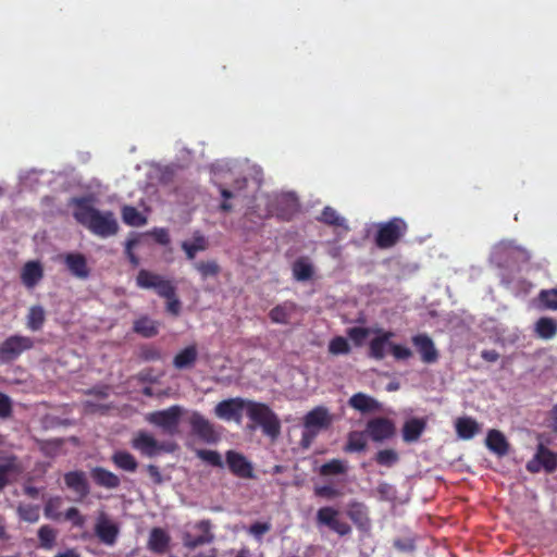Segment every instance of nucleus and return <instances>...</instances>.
Wrapping results in <instances>:
<instances>
[{
    "label": "nucleus",
    "instance_id": "obj_22",
    "mask_svg": "<svg viewBox=\"0 0 557 557\" xmlns=\"http://www.w3.org/2000/svg\"><path fill=\"white\" fill-rule=\"evenodd\" d=\"M90 476L96 485L108 490H114L121 484L120 478L103 467L92 468Z\"/></svg>",
    "mask_w": 557,
    "mask_h": 557
},
{
    "label": "nucleus",
    "instance_id": "obj_39",
    "mask_svg": "<svg viewBox=\"0 0 557 557\" xmlns=\"http://www.w3.org/2000/svg\"><path fill=\"white\" fill-rule=\"evenodd\" d=\"M194 267L199 272L203 280L208 277H214L221 271V268L215 260L199 261L196 262Z\"/></svg>",
    "mask_w": 557,
    "mask_h": 557
},
{
    "label": "nucleus",
    "instance_id": "obj_52",
    "mask_svg": "<svg viewBox=\"0 0 557 557\" xmlns=\"http://www.w3.org/2000/svg\"><path fill=\"white\" fill-rule=\"evenodd\" d=\"M139 357L145 361H158L162 355L159 348L152 345H145L140 348Z\"/></svg>",
    "mask_w": 557,
    "mask_h": 557
},
{
    "label": "nucleus",
    "instance_id": "obj_44",
    "mask_svg": "<svg viewBox=\"0 0 557 557\" xmlns=\"http://www.w3.org/2000/svg\"><path fill=\"white\" fill-rule=\"evenodd\" d=\"M391 333L385 332V346H388L389 352L396 360H407L412 357V351L404 345L388 343L387 339Z\"/></svg>",
    "mask_w": 557,
    "mask_h": 557
},
{
    "label": "nucleus",
    "instance_id": "obj_17",
    "mask_svg": "<svg viewBox=\"0 0 557 557\" xmlns=\"http://www.w3.org/2000/svg\"><path fill=\"white\" fill-rule=\"evenodd\" d=\"M64 264L70 273L81 280L89 276L90 270L84 255L79 252H70L64 256Z\"/></svg>",
    "mask_w": 557,
    "mask_h": 557
},
{
    "label": "nucleus",
    "instance_id": "obj_2",
    "mask_svg": "<svg viewBox=\"0 0 557 557\" xmlns=\"http://www.w3.org/2000/svg\"><path fill=\"white\" fill-rule=\"evenodd\" d=\"M248 418L258 424L264 435L276 441L281 435V421L277 414L265 404L252 400L248 407Z\"/></svg>",
    "mask_w": 557,
    "mask_h": 557
},
{
    "label": "nucleus",
    "instance_id": "obj_21",
    "mask_svg": "<svg viewBox=\"0 0 557 557\" xmlns=\"http://www.w3.org/2000/svg\"><path fill=\"white\" fill-rule=\"evenodd\" d=\"M171 537L162 528H153L148 537L147 547L150 552L163 555L169 549Z\"/></svg>",
    "mask_w": 557,
    "mask_h": 557
},
{
    "label": "nucleus",
    "instance_id": "obj_19",
    "mask_svg": "<svg viewBox=\"0 0 557 557\" xmlns=\"http://www.w3.org/2000/svg\"><path fill=\"white\" fill-rule=\"evenodd\" d=\"M297 311V304L286 300L273 307L269 312V318L273 323L288 324Z\"/></svg>",
    "mask_w": 557,
    "mask_h": 557
},
{
    "label": "nucleus",
    "instance_id": "obj_63",
    "mask_svg": "<svg viewBox=\"0 0 557 557\" xmlns=\"http://www.w3.org/2000/svg\"><path fill=\"white\" fill-rule=\"evenodd\" d=\"M527 470L531 473H537L541 471V469L543 468L541 461L539 460V457L537 455L535 454L533 459H531L530 461H528L527 466H525Z\"/></svg>",
    "mask_w": 557,
    "mask_h": 557
},
{
    "label": "nucleus",
    "instance_id": "obj_50",
    "mask_svg": "<svg viewBox=\"0 0 557 557\" xmlns=\"http://www.w3.org/2000/svg\"><path fill=\"white\" fill-rule=\"evenodd\" d=\"M347 334L357 346H361L370 335V330L361 326H354L348 330Z\"/></svg>",
    "mask_w": 557,
    "mask_h": 557
},
{
    "label": "nucleus",
    "instance_id": "obj_5",
    "mask_svg": "<svg viewBox=\"0 0 557 557\" xmlns=\"http://www.w3.org/2000/svg\"><path fill=\"white\" fill-rule=\"evenodd\" d=\"M252 400L245 399L242 397H234L224 399L216 404L214 407V414L225 421H234L240 423L243 419V412L246 411L248 416V407Z\"/></svg>",
    "mask_w": 557,
    "mask_h": 557
},
{
    "label": "nucleus",
    "instance_id": "obj_43",
    "mask_svg": "<svg viewBox=\"0 0 557 557\" xmlns=\"http://www.w3.org/2000/svg\"><path fill=\"white\" fill-rule=\"evenodd\" d=\"M364 434L375 442L383 441V417L369 421Z\"/></svg>",
    "mask_w": 557,
    "mask_h": 557
},
{
    "label": "nucleus",
    "instance_id": "obj_13",
    "mask_svg": "<svg viewBox=\"0 0 557 557\" xmlns=\"http://www.w3.org/2000/svg\"><path fill=\"white\" fill-rule=\"evenodd\" d=\"M119 532L120 530L117 524L112 522L106 513H101L97 518L95 534L101 543L109 546L114 545L119 536Z\"/></svg>",
    "mask_w": 557,
    "mask_h": 557
},
{
    "label": "nucleus",
    "instance_id": "obj_62",
    "mask_svg": "<svg viewBox=\"0 0 557 557\" xmlns=\"http://www.w3.org/2000/svg\"><path fill=\"white\" fill-rule=\"evenodd\" d=\"M154 239L160 245H168L170 243L169 232L164 228H159L153 232Z\"/></svg>",
    "mask_w": 557,
    "mask_h": 557
},
{
    "label": "nucleus",
    "instance_id": "obj_61",
    "mask_svg": "<svg viewBox=\"0 0 557 557\" xmlns=\"http://www.w3.org/2000/svg\"><path fill=\"white\" fill-rule=\"evenodd\" d=\"M147 472L149 474V476L151 478L152 482L154 484H161L163 482V478H162V474L159 470V468L154 465H148L147 466Z\"/></svg>",
    "mask_w": 557,
    "mask_h": 557
},
{
    "label": "nucleus",
    "instance_id": "obj_1",
    "mask_svg": "<svg viewBox=\"0 0 557 557\" xmlns=\"http://www.w3.org/2000/svg\"><path fill=\"white\" fill-rule=\"evenodd\" d=\"M75 220L99 237H110L117 233L119 224L112 211L101 212L91 203V198L81 197L72 200Z\"/></svg>",
    "mask_w": 557,
    "mask_h": 557
},
{
    "label": "nucleus",
    "instance_id": "obj_49",
    "mask_svg": "<svg viewBox=\"0 0 557 557\" xmlns=\"http://www.w3.org/2000/svg\"><path fill=\"white\" fill-rule=\"evenodd\" d=\"M329 351L333 355H345L350 351V347L346 338L336 336L330 342Z\"/></svg>",
    "mask_w": 557,
    "mask_h": 557
},
{
    "label": "nucleus",
    "instance_id": "obj_25",
    "mask_svg": "<svg viewBox=\"0 0 557 557\" xmlns=\"http://www.w3.org/2000/svg\"><path fill=\"white\" fill-rule=\"evenodd\" d=\"M317 220L323 224L348 232L347 221L333 207L326 206Z\"/></svg>",
    "mask_w": 557,
    "mask_h": 557
},
{
    "label": "nucleus",
    "instance_id": "obj_37",
    "mask_svg": "<svg viewBox=\"0 0 557 557\" xmlns=\"http://www.w3.org/2000/svg\"><path fill=\"white\" fill-rule=\"evenodd\" d=\"M122 220L129 226H141L146 223V218L133 206L122 208Z\"/></svg>",
    "mask_w": 557,
    "mask_h": 557
},
{
    "label": "nucleus",
    "instance_id": "obj_55",
    "mask_svg": "<svg viewBox=\"0 0 557 557\" xmlns=\"http://www.w3.org/2000/svg\"><path fill=\"white\" fill-rule=\"evenodd\" d=\"M271 530V523L269 522H255L249 527L248 532L256 539L260 540L265 533Z\"/></svg>",
    "mask_w": 557,
    "mask_h": 557
},
{
    "label": "nucleus",
    "instance_id": "obj_8",
    "mask_svg": "<svg viewBox=\"0 0 557 557\" xmlns=\"http://www.w3.org/2000/svg\"><path fill=\"white\" fill-rule=\"evenodd\" d=\"M212 524L208 519L200 520L193 525V529L198 531L197 535L191 532H184L182 540L183 544L188 549H195L198 546L210 544L214 540V534L211 531Z\"/></svg>",
    "mask_w": 557,
    "mask_h": 557
},
{
    "label": "nucleus",
    "instance_id": "obj_47",
    "mask_svg": "<svg viewBox=\"0 0 557 557\" xmlns=\"http://www.w3.org/2000/svg\"><path fill=\"white\" fill-rule=\"evenodd\" d=\"M18 516L26 522H37L39 520V507L37 505L18 506Z\"/></svg>",
    "mask_w": 557,
    "mask_h": 557
},
{
    "label": "nucleus",
    "instance_id": "obj_64",
    "mask_svg": "<svg viewBox=\"0 0 557 557\" xmlns=\"http://www.w3.org/2000/svg\"><path fill=\"white\" fill-rule=\"evenodd\" d=\"M481 357L487 362H495L499 358V354L494 349H485L481 351Z\"/></svg>",
    "mask_w": 557,
    "mask_h": 557
},
{
    "label": "nucleus",
    "instance_id": "obj_26",
    "mask_svg": "<svg viewBox=\"0 0 557 557\" xmlns=\"http://www.w3.org/2000/svg\"><path fill=\"white\" fill-rule=\"evenodd\" d=\"M198 358L196 345H190L182 349L173 359V366L177 370L193 368Z\"/></svg>",
    "mask_w": 557,
    "mask_h": 557
},
{
    "label": "nucleus",
    "instance_id": "obj_16",
    "mask_svg": "<svg viewBox=\"0 0 557 557\" xmlns=\"http://www.w3.org/2000/svg\"><path fill=\"white\" fill-rule=\"evenodd\" d=\"M408 225L401 218L385 222V248L395 246L407 233Z\"/></svg>",
    "mask_w": 557,
    "mask_h": 557
},
{
    "label": "nucleus",
    "instance_id": "obj_23",
    "mask_svg": "<svg viewBox=\"0 0 557 557\" xmlns=\"http://www.w3.org/2000/svg\"><path fill=\"white\" fill-rule=\"evenodd\" d=\"M426 429V420L423 418H411L407 420L401 430L403 440L406 443L417 442Z\"/></svg>",
    "mask_w": 557,
    "mask_h": 557
},
{
    "label": "nucleus",
    "instance_id": "obj_35",
    "mask_svg": "<svg viewBox=\"0 0 557 557\" xmlns=\"http://www.w3.org/2000/svg\"><path fill=\"white\" fill-rule=\"evenodd\" d=\"M535 331L539 337L550 339L557 334V322L552 318H540L535 324Z\"/></svg>",
    "mask_w": 557,
    "mask_h": 557
},
{
    "label": "nucleus",
    "instance_id": "obj_36",
    "mask_svg": "<svg viewBox=\"0 0 557 557\" xmlns=\"http://www.w3.org/2000/svg\"><path fill=\"white\" fill-rule=\"evenodd\" d=\"M208 248L207 239L200 235L196 234L191 243L183 242L182 249L185 251L186 257L189 260L195 259L198 251H203Z\"/></svg>",
    "mask_w": 557,
    "mask_h": 557
},
{
    "label": "nucleus",
    "instance_id": "obj_58",
    "mask_svg": "<svg viewBox=\"0 0 557 557\" xmlns=\"http://www.w3.org/2000/svg\"><path fill=\"white\" fill-rule=\"evenodd\" d=\"M371 354L376 358H383V335H377L370 345Z\"/></svg>",
    "mask_w": 557,
    "mask_h": 557
},
{
    "label": "nucleus",
    "instance_id": "obj_18",
    "mask_svg": "<svg viewBox=\"0 0 557 557\" xmlns=\"http://www.w3.org/2000/svg\"><path fill=\"white\" fill-rule=\"evenodd\" d=\"M44 277V268L39 261H27L21 271V281L27 288H34Z\"/></svg>",
    "mask_w": 557,
    "mask_h": 557
},
{
    "label": "nucleus",
    "instance_id": "obj_48",
    "mask_svg": "<svg viewBox=\"0 0 557 557\" xmlns=\"http://www.w3.org/2000/svg\"><path fill=\"white\" fill-rule=\"evenodd\" d=\"M197 456L213 467L223 468L224 466L221 455L215 450L200 449Z\"/></svg>",
    "mask_w": 557,
    "mask_h": 557
},
{
    "label": "nucleus",
    "instance_id": "obj_9",
    "mask_svg": "<svg viewBox=\"0 0 557 557\" xmlns=\"http://www.w3.org/2000/svg\"><path fill=\"white\" fill-rule=\"evenodd\" d=\"M317 523L327 527L341 536L348 535L351 532L350 525L339 519V511L330 506L322 507L318 510Z\"/></svg>",
    "mask_w": 557,
    "mask_h": 557
},
{
    "label": "nucleus",
    "instance_id": "obj_38",
    "mask_svg": "<svg viewBox=\"0 0 557 557\" xmlns=\"http://www.w3.org/2000/svg\"><path fill=\"white\" fill-rule=\"evenodd\" d=\"M367 436L364 432L352 431L348 434V440L344 448L347 453L361 451L366 448Z\"/></svg>",
    "mask_w": 557,
    "mask_h": 557
},
{
    "label": "nucleus",
    "instance_id": "obj_10",
    "mask_svg": "<svg viewBox=\"0 0 557 557\" xmlns=\"http://www.w3.org/2000/svg\"><path fill=\"white\" fill-rule=\"evenodd\" d=\"M411 343L423 363L432 364L438 361L440 352L428 334L420 333L412 336Z\"/></svg>",
    "mask_w": 557,
    "mask_h": 557
},
{
    "label": "nucleus",
    "instance_id": "obj_11",
    "mask_svg": "<svg viewBox=\"0 0 557 557\" xmlns=\"http://www.w3.org/2000/svg\"><path fill=\"white\" fill-rule=\"evenodd\" d=\"M189 424L193 433L203 442L215 443L219 440V434L215 432L213 424L200 412L194 411L190 414Z\"/></svg>",
    "mask_w": 557,
    "mask_h": 557
},
{
    "label": "nucleus",
    "instance_id": "obj_28",
    "mask_svg": "<svg viewBox=\"0 0 557 557\" xmlns=\"http://www.w3.org/2000/svg\"><path fill=\"white\" fill-rule=\"evenodd\" d=\"M416 534L406 530L404 534L393 540L392 546L400 554L410 555L416 550Z\"/></svg>",
    "mask_w": 557,
    "mask_h": 557
},
{
    "label": "nucleus",
    "instance_id": "obj_51",
    "mask_svg": "<svg viewBox=\"0 0 557 557\" xmlns=\"http://www.w3.org/2000/svg\"><path fill=\"white\" fill-rule=\"evenodd\" d=\"M64 519L70 521L73 527L83 528L86 519L76 507L69 508L64 513Z\"/></svg>",
    "mask_w": 557,
    "mask_h": 557
},
{
    "label": "nucleus",
    "instance_id": "obj_3",
    "mask_svg": "<svg viewBox=\"0 0 557 557\" xmlns=\"http://www.w3.org/2000/svg\"><path fill=\"white\" fill-rule=\"evenodd\" d=\"M184 409L178 405H173L166 409L150 412L146 416V420L162 429L168 435H175L178 433V425Z\"/></svg>",
    "mask_w": 557,
    "mask_h": 557
},
{
    "label": "nucleus",
    "instance_id": "obj_20",
    "mask_svg": "<svg viewBox=\"0 0 557 557\" xmlns=\"http://www.w3.org/2000/svg\"><path fill=\"white\" fill-rule=\"evenodd\" d=\"M485 445L493 454L498 457H504L508 455L510 449V444L507 441L506 436L498 430L492 429L487 432L485 438Z\"/></svg>",
    "mask_w": 557,
    "mask_h": 557
},
{
    "label": "nucleus",
    "instance_id": "obj_24",
    "mask_svg": "<svg viewBox=\"0 0 557 557\" xmlns=\"http://www.w3.org/2000/svg\"><path fill=\"white\" fill-rule=\"evenodd\" d=\"M348 405L362 413L374 412L379 410L381 407L380 403L376 399L363 393L354 394L349 398Z\"/></svg>",
    "mask_w": 557,
    "mask_h": 557
},
{
    "label": "nucleus",
    "instance_id": "obj_27",
    "mask_svg": "<svg viewBox=\"0 0 557 557\" xmlns=\"http://www.w3.org/2000/svg\"><path fill=\"white\" fill-rule=\"evenodd\" d=\"M457 435L462 440H471L480 432L479 423L471 417H461L455 423Z\"/></svg>",
    "mask_w": 557,
    "mask_h": 557
},
{
    "label": "nucleus",
    "instance_id": "obj_34",
    "mask_svg": "<svg viewBox=\"0 0 557 557\" xmlns=\"http://www.w3.org/2000/svg\"><path fill=\"white\" fill-rule=\"evenodd\" d=\"M536 455L543 466V469L547 473H552L557 470V455L554 451L545 447L543 444H540L536 449Z\"/></svg>",
    "mask_w": 557,
    "mask_h": 557
},
{
    "label": "nucleus",
    "instance_id": "obj_14",
    "mask_svg": "<svg viewBox=\"0 0 557 557\" xmlns=\"http://www.w3.org/2000/svg\"><path fill=\"white\" fill-rule=\"evenodd\" d=\"M64 483L79 499L86 498L89 493V484L86 473L81 470L69 471L64 474Z\"/></svg>",
    "mask_w": 557,
    "mask_h": 557
},
{
    "label": "nucleus",
    "instance_id": "obj_40",
    "mask_svg": "<svg viewBox=\"0 0 557 557\" xmlns=\"http://www.w3.org/2000/svg\"><path fill=\"white\" fill-rule=\"evenodd\" d=\"M346 471L347 466L341 459H332L323 463L320 468V474L324 476L344 474Z\"/></svg>",
    "mask_w": 557,
    "mask_h": 557
},
{
    "label": "nucleus",
    "instance_id": "obj_59",
    "mask_svg": "<svg viewBox=\"0 0 557 557\" xmlns=\"http://www.w3.org/2000/svg\"><path fill=\"white\" fill-rule=\"evenodd\" d=\"M511 257L521 262H528L531 259V253L525 248L513 247L511 250Z\"/></svg>",
    "mask_w": 557,
    "mask_h": 557
},
{
    "label": "nucleus",
    "instance_id": "obj_31",
    "mask_svg": "<svg viewBox=\"0 0 557 557\" xmlns=\"http://www.w3.org/2000/svg\"><path fill=\"white\" fill-rule=\"evenodd\" d=\"M133 330L143 337L150 338L158 334V323L147 315H143L134 322Z\"/></svg>",
    "mask_w": 557,
    "mask_h": 557
},
{
    "label": "nucleus",
    "instance_id": "obj_4",
    "mask_svg": "<svg viewBox=\"0 0 557 557\" xmlns=\"http://www.w3.org/2000/svg\"><path fill=\"white\" fill-rule=\"evenodd\" d=\"M34 347L33 338L24 335H11L0 343V362L16 360L24 351Z\"/></svg>",
    "mask_w": 557,
    "mask_h": 557
},
{
    "label": "nucleus",
    "instance_id": "obj_53",
    "mask_svg": "<svg viewBox=\"0 0 557 557\" xmlns=\"http://www.w3.org/2000/svg\"><path fill=\"white\" fill-rule=\"evenodd\" d=\"M166 299V310L174 317H177L181 313L182 304L181 300L176 296V287L173 285V294L169 297H163Z\"/></svg>",
    "mask_w": 557,
    "mask_h": 557
},
{
    "label": "nucleus",
    "instance_id": "obj_60",
    "mask_svg": "<svg viewBox=\"0 0 557 557\" xmlns=\"http://www.w3.org/2000/svg\"><path fill=\"white\" fill-rule=\"evenodd\" d=\"M137 244L136 239H128L126 243L125 253L132 263L133 267H137L139 264L138 257L133 252L132 248Z\"/></svg>",
    "mask_w": 557,
    "mask_h": 557
},
{
    "label": "nucleus",
    "instance_id": "obj_6",
    "mask_svg": "<svg viewBox=\"0 0 557 557\" xmlns=\"http://www.w3.org/2000/svg\"><path fill=\"white\" fill-rule=\"evenodd\" d=\"M131 444L132 447L138 450L143 456L150 458L159 455L161 451L172 453L175 448L173 444L158 442L153 435L146 431L137 432Z\"/></svg>",
    "mask_w": 557,
    "mask_h": 557
},
{
    "label": "nucleus",
    "instance_id": "obj_29",
    "mask_svg": "<svg viewBox=\"0 0 557 557\" xmlns=\"http://www.w3.org/2000/svg\"><path fill=\"white\" fill-rule=\"evenodd\" d=\"M46 322V311L42 306L35 305L28 309L26 326L33 332L40 331Z\"/></svg>",
    "mask_w": 557,
    "mask_h": 557
},
{
    "label": "nucleus",
    "instance_id": "obj_56",
    "mask_svg": "<svg viewBox=\"0 0 557 557\" xmlns=\"http://www.w3.org/2000/svg\"><path fill=\"white\" fill-rule=\"evenodd\" d=\"M318 434L319 432L317 430L304 428L300 440L301 447L309 448Z\"/></svg>",
    "mask_w": 557,
    "mask_h": 557
},
{
    "label": "nucleus",
    "instance_id": "obj_12",
    "mask_svg": "<svg viewBox=\"0 0 557 557\" xmlns=\"http://www.w3.org/2000/svg\"><path fill=\"white\" fill-rule=\"evenodd\" d=\"M226 463L230 471L237 478L252 479L255 476L251 462L240 453L226 451Z\"/></svg>",
    "mask_w": 557,
    "mask_h": 557
},
{
    "label": "nucleus",
    "instance_id": "obj_7",
    "mask_svg": "<svg viewBox=\"0 0 557 557\" xmlns=\"http://www.w3.org/2000/svg\"><path fill=\"white\" fill-rule=\"evenodd\" d=\"M136 284L140 288L154 289L160 297H169L173 294V283L170 280L145 269L138 272Z\"/></svg>",
    "mask_w": 557,
    "mask_h": 557
},
{
    "label": "nucleus",
    "instance_id": "obj_57",
    "mask_svg": "<svg viewBox=\"0 0 557 557\" xmlns=\"http://www.w3.org/2000/svg\"><path fill=\"white\" fill-rule=\"evenodd\" d=\"M12 413V403L8 395L0 393V418H8Z\"/></svg>",
    "mask_w": 557,
    "mask_h": 557
},
{
    "label": "nucleus",
    "instance_id": "obj_30",
    "mask_svg": "<svg viewBox=\"0 0 557 557\" xmlns=\"http://www.w3.org/2000/svg\"><path fill=\"white\" fill-rule=\"evenodd\" d=\"M293 275L296 281L306 282L313 275V265L306 257H300L293 263Z\"/></svg>",
    "mask_w": 557,
    "mask_h": 557
},
{
    "label": "nucleus",
    "instance_id": "obj_15",
    "mask_svg": "<svg viewBox=\"0 0 557 557\" xmlns=\"http://www.w3.org/2000/svg\"><path fill=\"white\" fill-rule=\"evenodd\" d=\"M332 419L329 414V410L322 406L313 408L304 417V428L313 429L318 432L329 428Z\"/></svg>",
    "mask_w": 557,
    "mask_h": 557
},
{
    "label": "nucleus",
    "instance_id": "obj_54",
    "mask_svg": "<svg viewBox=\"0 0 557 557\" xmlns=\"http://www.w3.org/2000/svg\"><path fill=\"white\" fill-rule=\"evenodd\" d=\"M339 494H341L339 491L331 485H322V486L314 487V495L318 497L333 499V498L339 496Z\"/></svg>",
    "mask_w": 557,
    "mask_h": 557
},
{
    "label": "nucleus",
    "instance_id": "obj_45",
    "mask_svg": "<svg viewBox=\"0 0 557 557\" xmlns=\"http://www.w3.org/2000/svg\"><path fill=\"white\" fill-rule=\"evenodd\" d=\"M280 203L286 205V210H282L277 215L284 220H289L292 215L297 211V200L292 195H284L278 199Z\"/></svg>",
    "mask_w": 557,
    "mask_h": 557
},
{
    "label": "nucleus",
    "instance_id": "obj_46",
    "mask_svg": "<svg viewBox=\"0 0 557 557\" xmlns=\"http://www.w3.org/2000/svg\"><path fill=\"white\" fill-rule=\"evenodd\" d=\"M539 300L544 308L557 310V288L542 289L539 294Z\"/></svg>",
    "mask_w": 557,
    "mask_h": 557
},
{
    "label": "nucleus",
    "instance_id": "obj_41",
    "mask_svg": "<svg viewBox=\"0 0 557 557\" xmlns=\"http://www.w3.org/2000/svg\"><path fill=\"white\" fill-rule=\"evenodd\" d=\"M17 472V466L13 459L0 462V491L10 482V476Z\"/></svg>",
    "mask_w": 557,
    "mask_h": 557
},
{
    "label": "nucleus",
    "instance_id": "obj_33",
    "mask_svg": "<svg viewBox=\"0 0 557 557\" xmlns=\"http://www.w3.org/2000/svg\"><path fill=\"white\" fill-rule=\"evenodd\" d=\"M39 547L45 550H51L57 541L58 531L49 524L41 525L37 531Z\"/></svg>",
    "mask_w": 557,
    "mask_h": 557
},
{
    "label": "nucleus",
    "instance_id": "obj_32",
    "mask_svg": "<svg viewBox=\"0 0 557 557\" xmlns=\"http://www.w3.org/2000/svg\"><path fill=\"white\" fill-rule=\"evenodd\" d=\"M111 460L119 469L128 472H135L138 467L136 458L131 453L125 450L115 451L112 455Z\"/></svg>",
    "mask_w": 557,
    "mask_h": 557
},
{
    "label": "nucleus",
    "instance_id": "obj_42",
    "mask_svg": "<svg viewBox=\"0 0 557 557\" xmlns=\"http://www.w3.org/2000/svg\"><path fill=\"white\" fill-rule=\"evenodd\" d=\"M62 498L53 496L47 499L44 507L45 517L52 520H59L61 517L60 508L62 506Z\"/></svg>",
    "mask_w": 557,
    "mask_h": 557
}]
</instances>
